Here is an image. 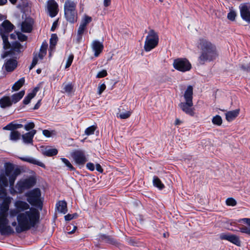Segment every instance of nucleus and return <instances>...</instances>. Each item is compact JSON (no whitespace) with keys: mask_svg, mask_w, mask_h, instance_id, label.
Returning a JSON list of instances; mask_svg holds the SVG:
<instances>
[{"mask_svg":"<svg viewBox=\"0 0 250 250\" xmlns=\"http://www.w3.org/2000/svg\"><path fill=\"white\" fill-rule=\"evenodd\" d=\"M58 37L56 34H52L50 39V54L53 51L55 48V46L57 42Z\"/></svg>","mask_w":250,"mask_h":250,"instance_id":"nucleus-31","label":"nucleus"},{"mask_svg":"<svg viewBox=\"0 0 250 250\" xmlns=\"http://www.w3.org/2000/svg\"><path fill=\"white\" fill-rule=\"evenodd\" d=\"M22 127V125L21 124H14L13 123H10L9 124H8L7 125L4 126L3 129L4 130H11L14 131V129L19 128Z\"/></svg>","mask_w":250,"mask_h":250,"instance_id":"nucleus-32","label":"nucleus"},{"mask_svg":"<svg viewBox=\"0 0 250 250\" xmlns=\"http://www.w3.org/2000/svg\"><path fill=\"white\" fill-rule=\"evenodd\" d=\"M77 216L78 215L76 213L73 214H68L64 216V219L66 221H70L77 217Z\"/></svg>","mask_w":250,"mask_h":250,"instance_id":"nucleus-53","label":"nucleus"},{"mask_svg":"<svg viewBox=\"0 0 250 250\" xmlns=\"http://www.w3.org/2000/svg\"><path fill=\"white\" fill-rule=\"evenodd\" d=\"M48 44L46 42H43L40 48V52L37 55L40 59L42 60L46 54Z\"/></svg>","mask_w":250,"mask_h":250,"instance_id":"nucleus-27","label":"nucleus"},{"mask_svg":"<svg viewBox=\"0 0 250 250\" xmlns=\"http://www.w3.org/2000/svg\"><path fill=\"white\" fill-rule=\"evenodd\" d=\"M13 28L14 25L8 20H5L0 25V35L3 41V48L4 49L8 48L10 46L8 37L9 33L13 30Z\"/></svg>","mask_w":250,"mask_h":250,"instance_id":"nucleus-6","label":"nucleus"},{"mask_svg":"<svg viewBox=\"0 0 250 250\" xmlns=\"http://www.w3.org/2000/svg\"><path fill=\"white\" fill-rule=\"evenodd\" d=\"M106 88V85L104 83H102L101 84H100L98 87V94L99 95H101L102 92Z\"/></svg>","mask_w":250,"mask_h":250,"instance_id":"nucleus-52","label":"nucleus"},{"mask_svg":"<svg viewBox=\"0 0 250 250\" xmlns=\"http://www.w3.org/2000/svg\"><path fill=\"white\" fill-rule=\"evenodd\" d=\"M3 173L8 176L10 186L13 187L17 177L21 173V170L19 168L14 169L12 164L6 163L5 171Z\"/></svg>","mask_w":250,"mask_h":250,"instance_id":"nucleus-9","label":"nucleus"},{"mask_svg":"<svg viewBox=\"0 0 250 250\" xmlns=\"http://www.w3.org/2000/svg\"><path fill=\"white\" fill-rule=\"evenodd\" d=\"M6 18V17L1 14H0V21H3L5 20Z\"/></svg>","mask_w":250,"mask_h":250,"instance_id":"nucleus-63","label":"nucleus"},{"mask_svg":"<svg viewBox=\"0 0 250 250\" xmlns=\"http://www.w3.org/2000/svg\"><path fill=\"white\" fill-rule=\"evenodd\" d=\"M241 68L245 71L250 72V63L246 65H242L241 66Z\"/></svg>","mask_w":250,"mask_h":250,"instance_id":"nucleus-56","label":"nucleus"},{"mask_svg":"<svg viewBox=\"0 0 250 250\" xmlns=\"http://www.w3.org/2000/svg\"><path fill=\"white\" fill-rule=\"evenodd\" d=\"M111 0H104V4L105 7H107L110 4Z\"/></svg>","mask_w":250,"mask_h":250,"instance_id":"nucleus-59","label":"nucleus"},{"mask_svg":"<svg viewBox=\"0 0 250 250\" xmlns=\"http://www.w3.org/2000/svg\"><path fill=\"white\" fill-rule=\"evenodd\" d=\"M7 2V0H0V5H3Z\"/></svg>","mask_w":250,"mask_h":250,"instance_id":"nucleus-61","label":"nucleus"},{"mask_svg":"<svg viewBox=\"0 0 250 250\" xmlns=\"http://www.w3.org/2000/svg\"><path fill=\"white\" fill-rule=\"evenodd\" d=\"M71 156L75 162L79 165H83L87 161V159L83 151L78 150L71 153Z\"/></svg>","mask_w":250,"mask_h":250,"instance_id":"nucleus-14","label":"nucleus"},{"mask_svg":"<svg viewBox=\"0 0 250 250\" xmlns=\"http://www.w3.org/2000/svg\"><path fill=\"white\" fill-rule=\"evenodd\" d=\"M62 86L64 90L62 91L63 93H66L69 94L72 92L73 85L71 83H63Z\"/></svg>","mask_w":250,"mask_h":250,"instance_id":"nucleus-35","label":"nucleus"},{"mask_svg":"<svg viewBox=\"0 0 250 250\" xmlns=\"http://www.w3.org/2000/svg\"><path fill=\"white\" fill-rule=\"evenodd\" d=\"M39 59L38 56L37 55H35L33 58V59L32 60V63L30 66L29 69H32L33 67H35V66L37 64L38 59Z\"/></svg>","mask_w":250,"mask_h":250,"instance_id":"nucleus-46","label":"nucleus"},{"mask_svg":"<svg viewBox=\"0 0 250 250\" xmlns=\"http://www.w3.org/2000/svg\"><path fill=\"white\" fill-rule=\"evenodd\" d=\"M27 201L31 206L42 209V198L41 190L38 188L28 191L24 194Z\"/></svg>","mask_w":250,"mask_h":250,"instance_id":"nucleus-4","label":"nucleus"},{"mask_svg":"<svg viewBox=\"0 0 250 250\" xmlns=\"http://www.w3.org/2000/svg\"><path fill=\"white\" fill-rule=\"evenodd\" d=\"M17 59L13 58L7 60L4 64L5 68L7 71L11 72L13 71L17 66Z\"/></svg>","mask_w":250,"mask_h":250,"instance_id":"nucleus-19","label":"nucleus"},{"mask_svg":"<svg viewBox=\"0 0 250 250\" xmlns=\"http://www.w3.org/2000/svg\"><path fill=\"white\" fill-rule=\"evenodd\" d=\"M24 79L23 78H21L19 81L16 82L12 87L13 90H18L23 84L24 83Z\"/></svg>","mask_w":250,"mask_h":250,"instance_id":"nucleus-37","label":"nucleus"},{"mask_svg":"<svg viewBox=\"0 0 250 250\" xmlns=\"http://www.w3.org/2000/svg\"><path fill=\"white\" fill-rule=\"evenodd\" d=\"M12 105L11 98L9 96H3L0 99V106L2 108L10 107Z\"/></svg>","mask_w":250,"mask_h":250,"instance_id":"nucleus-21","label":"nucleus"},{"mask_svg":"<svg viewBox=\"0 0 250 250\" xmlns=\"http://www.w3.org/2000/svg\"><path fill=\"white\" fill-rule=\"evenodd\" d=\"M182 123V121H180L179 119H176L175 122V125H180Z\"/></svg>","mask_w":250,"mask_h":250,"instance_id":"nucleus-60","label":"nucleus"},{"mask_svg":"<svg viewBox=\"0 0 250 250\" xmlns=\"http://www.w3.org/2000/svg\"><path fill=\"white\" fill-rule=\"evenodd\" d=\"M21 133L18 131H12L10 134V139L13 141H17L20 139Z\"/></svg>","mask_w":250,"mask_h":250,"instance_id":"nucleus-36","label":"nucleus"},{"mask_svg":"<svg viewBox=\"0 0 250 250\" xmlns=\"http://www.w3.org/2000/svg\"><path fill=\"white\" fill-rule=\"evenodd\" d=\"M226 202L228 206H234L236 205V201L232 198H228Z\"/></svg>","mask_w":250,"mask_h":250,"instance_id":"nucleus-45","label":"nucleus"},{"mask_svg":"<svg viewBox=\"0 0 250 250\" xmlns=\"http://www.w3.org/2000/svg\"><path fill=\"white\" fill-rule=\"evenodd\" d=\"M15 208L8 211L9 218L16 216V221L11 223L15 233H21L35 228L39 223L40 213L38 209L30 208L27 202L21 200H16L14 202Z\"/></svg>","mask_w":250,"mask_h":250,"instance_id":"nucleus-1","label":"nucleus"},{"mask_svg":"<svg viewBox=\"0 0 250 250\" xmlns=\"http://www.w3.org/2000/svg\"><path fill=\"white\" fill-rule=\"evenodd\" d=\"M122 107H120L118 108V112L117 113V117L121 119H126L128 118L131 114V112L130 111H124L123 109H122Z\"/></svg>","mask_w":250,"mask_h":250,"instance_id":"nucleus-24","label":"nucleus"},{"mask_svg":"<svg viewBox=\"0 0 250 250\" xmlns=\"http://www.w3.org/2000/svg\"><path fill=\"white\" fill-rule=\"evenodd\" d=\"M96 170H97L98 171H99V172H101V173H102V172H103V168H102V167H101V165H100V164H97L96 165Z\"/></svg>","mask_w":250,"mask_h":250,"instance_id":"nucleus-58","label":"nucleus"},{"mask_svg":"<svg viewBox=\"0 0 250 250\" xmlns=\"http://www.w3.org/2000/svg\"><path fill=\"white\" fill-rule=\"evenodd\" d=\"M31 96L32 95L30 93H29L28 95L24 98L23 101V103L24 104H28L30 103L31 100L34 98V97H31Z\"/></svg>","mask_w":250,"mask_h":250,"instance_id":"nucleus-48","label":"nucleus"},{"mask_svg":"<svg viewBox=\"0 0 250 250\" xmlns=\"http://www.w3.org/2000/svg\"><path fill=\"white\" fill-rule=\"evenodd\" d=\"M197 47L200 50V54L198 59V61L200 64L213 62L218 57L215 45L206 39H200Z\"/></svg>","mask_w":250,"mask_h":250,"instance_id":"nucleus-3","label":"nucleus"},{"mask_svg":"<svg viewBox=\"0 0 250 250\" xmlns=\"http://www.w3.org/2000/svg\"><path fill=\"white\" fill-rule=\"evenodd\" d=\"M153 184L154 186L158 188L159 189H162L165 187L164 185L162 183L160 179L157 176L153 177Z\"/></svg>","mask_w":250,"mask_h":250,"instance_id":"nucleus-34","label":"nucleus"},{"mask_svg":"<svg viewBox=\"0 0 250 250\" xmlns=\"http://www.w3.org/2000/svg\"><path fill=\"white\" fill-rule=\"evenodd\" d=\"M35 127V125L33 122H29L25 125L24 129L27 130L32 129Z\"/></svg>","mask_w":250,"mask_h":250,"instance_id":"nucleus-47","label":"nucleus"},{"mask_svg":"<svg viewBox=\"0 0 250 250\" xmlns=\"http://www.w3.org/2000/svg\"><path fill=\"white\" fill-rule=\"evenodd\" d=\"M42 134L47 137H50L51 136L52 132L48 130L45 129L42 131Z\"/></svg>","mask_w":250,"mask_h":250,"instance_id":"nucleus-54","label":"nucleus"},{"mask_svg":"<svg viewBox=\"0 0 250 250\" xmlns=\"http://www.w3.org/2000/svg\"><path fill=\"white\" fill-rule=\"evenodd\" d=\"M9 183L8 176L1 173L0 174V185L3 187H7Z\"/></svg>","mask_w":250,"mask_h":250,"instance_id":"nucleus-29","label":"nucleus"},{"mask_svg":"<svg viewBox=\"0 0 250 250\" xmlns=\"http://www.w3.org/2000/svg\"><path fill=\"white\" fill-rule=\"evenodd\" d=\"M193 88L190 85L188 86L186 90L184 97L186 101L192 102Z\"/></svg>","mask_w":250,"mask_h":250,"instance_id":"nucleus-26","label":"nucleus"},{"mask_svg":"<svg viewBox=\"0 0 250 250\" xmlns=\"http://www.w3.org/2000/svg\"><path fill=\"white\" fill-rule=\"evenodd\" d=\"M236 13L234 11H230L228 14V19L230 21H233L235 19Z\"/></svg>","mask_w":250,"mask_h":250,"instance_id":"nucleus-43","label":"nucleus"},{"mask_svg":"<svg viewBox=\"0 0 250 250\" xmlns=\"http://www.w3.org/2000/svg\"><path fill=\"white\" fill-rule=\"evenodd\" d=\"M58 210L63 214H65L67 211V203L65 201H60L56 204Z\"/></svg>","mask_w":250,"mask_h":250,"instance_id":"nucleus-25","label":"nucleus"},{"mask_svg":"<svg viewBox=\"0 0 250 250\" xmlns=\"http://www.w3.org/2000/svg\"><path fill=\"white\" fill-rule=\"evenodd\" d=\"M85 29H86L85 27L83 26L81 24L80 25L79 27L78 30V40L79 42H80V40H81V39L82 38V35H83L84 30H85Z\"/></svg>","mask_w":250,"mask_h":250,"instance_id":"nucleus-40","label":"nucleus"},{"mask_svg":"<svg viewBox=\"0 0 250 250\" xmlns=\"http://www.w3.org/2000/svg\"><path fill=\"white\" fill-rule=\"evenodd\" d=\"M86 167L88 169H89L91 171H93L95 169V167H94V164L91 163H87L86 164Z\"/></svg>","mask_w":250,"mask_h":250,"instance_id":"nucleus-55","label":"nucleus"},{"mask_svg":"<svg viewBox=\"0 0 250 250\" xmlns=\"http://www.w3.org/2000/svg\"><path fill=\"white\" fill-rule=\"evenodd\" d=\"M39 87H36L33 90V91H32V92L30 93L32 96L31 97H35V95H36V93L37 92L39 91Z\"/></svg>","mask_w":250,"mask_h":250,"instance_id":"nucleus-57","label":"nucleus"},{"mask_svg":"<svg viewBox=\"0 0 250 250\" xmlns=\"http://www.w3.org/2000/svg\"><path fill=\"white\" fill-rule=\"evenodd\" d=\"M241 18L248 23H250V3H243L239 6Z\"/></svg>","mask_w":250,"mask_h":250,"instance_id":"nucleus-12","label":"nucleus"},{"mask_svg":"<svg viewBox=\"0 0 250 250\" xmlns=\"http://www.w3.org/2000/svg\"><path fill=\"white\" fill-rule=\"evenodd\" d=\"M25 47L21 45L20 42H15L10 44V46L8 48L4 49L5 50L10 49L9 51H5L2 54V57L3 58H6L8 56L12 57L17 59V56L23 52Z\"/></svg>","mask_w":250,"mask_h":250,"instance_id":"nucleus-8","label":"nucleus"},{"mask_svg":"<svg viewBox=\"0 0 250 250\" xmlns=\"http://www.w3.org/2000/svg\"><path fill=\"white\" fill-rule=\"evenodd\" d=\"M10 37L12 39H16V37H17V33L16 34H11Z\"/></svg>","mask_w":250,"mask_h":250,"instance_id":"nucleus-62","label":"nucleus"},{"mask_svg":"<svg viewBox=\"0 0 250 250\" xmlns=\"http://www.w3.org/2000/svg\"><path fill=\"white\" fill-rule=\"evenodd\" d=\"M212 122L213 124L217 125H221L222 124V120L219 115H216L213 117L212 119Z\"/></svg>","mask_w":250,"mask_h":250,"instance_id":"nucleus-39","label":"nucleus"},{"mask_svg":"<svg viewBox=\"0 0 250 250\" xmlns=\"http://www.w3.org/2000/svg\"><path fill=\"white\" fill-rule=\"evenodd\" d=\"M92 21V18L86 15H84L81 21L80 24L83 26L86 27L87 25Z\"/></svg>","mask_w":250,"mask_h":250,"instance_id":"nucleus-38","label":"nucleus"},{"mask_svg":"<svg viewBox=\"0 0 250 250\" xmlns=\"http://www.w3.org/2000/svg\"><path fill=\"white\" fill-rule=\"evenodd\" d=\"M179 106L186 114L190 116L194 115V108L192 107L193 102L186 101V102L181 103Z\"/></svg>","mask_w":250,"mask_h":250,"instance_id":"nucleus-16","label":"nucleus"},{"mask_svg":"<svg viewBox=\"0 0 250 250\" xmlns=\"http://www.w3.org/2000/svg\"><path fill=\"white\" fill-rule=\"evenodd\" d=\"M0 198L3 199L0 203V233L1 235H9L15 233L14 229L9 224L8 211L12 198L7 196L5 189L0 190Z\"/></svg>","mask_w":250,"mask_h":250,"instance_id":"nucleus-2","label":"nucleus"},{"mask_svg":"<svg viewBox=\"0 0 250 250\" xmlns=\"http://www.w3.org/2000/svg\"><path fill=\"white\" fill-rule=\"evenodd\" d=\"M77 2L71 0H66L64 4V17L71 23L77 21L78 14L76 10Z\"/></svg>","mask_w":250,"mask_h":250,"instance_id":"nucleus-5","label":"nucleus"},{"mask_svg":"<svg viewBox=\"0 0 250 250\" xmlns=\"http://www.w3.org/2000/svg\"><path fill=\"white\" fill-rule=\"evenodd\" d=\"M24 91H21L20 92L13 94L11 97V101L13 103H16L19 102L24 96Z\"/></svg>","mask_w":250,"mask_h":250,"instance_id":"nucleus-28","label":"nucleus"},{"mask_svg":"<svg viewBox=\"0 0 250 250\" xmlns=\"http://www.w3.org/2000/svg\"><path fill=\"white\" fill-rule=\"evenodd\" d=\"M99 239L102 241H104L106 242L110 241V238L108 236H107L105 234L99 235Z\"/></svg>","mask_w":250,"mask_h":250,"instance_id":"nucleus-50","label":"nucleus"},{"mask_svg":"<svg viewBox=\"0 0 250 250\" xmlns=\"http://www.w3.org/2000/svg\"><path fill=\"white\" fill-rule=\"evenodd\" d=\"M42 153L44 155L50 157L57 155L58 150L56 148H46Z\"/></svg>","mask_w":250,"mask_h":250,"instance_id":"nucleus-33","label":"nucleus"},{"mask_svg":"<svg viewBox=\"0 0 250 250\" xmlns=\"http://www.w3.org/2000/svg\"><path fill=\"white\" fill-rule=\"evenodd\" d=\"M240 110L237 109L234 110L229 111L226 113V119L228 122L234 120L239 115Z\"/></svg>","mask_w":250,"mask_h":250,"instance_id":"nucleus-23","label":"nucleus"},{"mask_svg":"<svg viewBox=\"0 0 250 250\" xmlns=\"http://www.w3.org/2000/svg\"><path fill=\"white\" fill-rule=\"evenodd\" d=\"M73 230L70 231V232H68L69 233H70V234L73 233L76 230L77 227L76 226H73Z\"/></svg>","mask_w":250,"mask_h":250,"instance_id":"nucleus-64","label":"nucleus"},{"mask_svg":"<svg viewBox=\"0 0 250 250\" xmlns=\"http://www.w3.org/2000/svg\"><path fill=\"white\" fill-rule=\"evenodd\" d=\"M74 59V55L73 54H70L67 60L66 65H65V68H67L70 66V65L72 64V62H73Z\"/></svg>","mask_w":250,"mask_h":250,"instance_id":"nucleus-44","label":"nucleus"},{"mask_svg":"<svg viewBox=\"0 0 250 250\" xmlns=\"http://www.w3.org/2000/svg\"><path fill=\"white\" fill-rule=\"evenodd\" d=\"M17 38L18 39L21 41H24L26 40L27 37L24 35V34L20 33V32H17Z\"/></svg>","mask_w":250,"mask_h":250,"instance_id":"nucleus-51","label":"nucleus"},{"mask_svg":"<svg viewBox=\"0 0 250 250\" xmlns=\"http://www.w3.org/2000/svg\"><path fill=\"white\" fill-rule=\"evenodd\" d=\"M107 75V72L105 70H103L98 73L96 77L98 78H104Z\"/></svg>","mask_w":250,"mask_h":250,"instance_id":"nucleus-49","label":"nucleus"},{"mask_svg":"<svg viewBox=\"0 0 250 250\" xmlns=\"http://www.w3.org/2000/svg\"><path fill=\"white\" fill-rule=\"evenodd\" d=\"M35 184V180L32 178L22 179L19 181L16 186V188L19 193H22L24 190L32 187Z\"/></svg>","mask_w":250,"mask_h":250,"instance_id":"nucleus-11","label":"nucleus"},{"mask_svg":"<svg viewBox=\"0 0 250 250\" xmlns=\"http://www.w3.org/2000/svg\"><path fill=\"white\" fill-rule=\"evenodd\" d=\"M219 238L221 240H227L236 246L241 245V241L238 236L230 233H222L219 235Z\"/></svg>","mask_w":250,"mask_h":250,"instance_id":"nucleus-15","label":"nucleus"},{"mask_svg":"<svg viewBox=\"0 0 250 250\" xmlns=\"http://www.w3.org/2000/svg\"><path fill=\"white\" fill-rule=\"evenodd\" d=\"M159 40L158 33L153 29L150 30L146 38L144 46V50L146 52L151 51L158 45Z\"/></svg>","mask_w":250,"mask_h":250,"instance_id":"nucleus-7","label":"nucleus"},{"mask_svg":"<svg viewBox=\"0 0 250 250\" xmlns=\"http://www.w3.org/2000/svg\"><path fill=\"white\" fill-rule=\"evenodd\" d=\"M62 162L70 170H74L75 168L71 165L70 162L66 158H61Z\"/></svg>","mask_w":250,"mask_h":250,"instance_id":"nucleus-42","label":"nucleus"},{"mask_svg":"<svg viewBox=\"0 0 250 250\" xmlns=\"http://www.w3.org/2000/svg\"><path fill=\"white\" fill-rule=\"evenodd\" d=\"M241 221L247 224V226H242L241 227H240V231L250 235V218H243L240 220L239 222H240Z\"/></svg>","mask_w":250,"mask_h":250,"instance_id":"nucleus-20","label":"nucleus"},{"mask_svg":"<svg viewBox=\"0 0 250 250\" xmlns=\"http://www.w3.org/2000/svg\"><path fill=\"white\" fill-rule=\"evenodd\" d=\"M32 29V24L25 21H23L21 24V30L24 32H30Z\"/></svg>","mask_w":250,"mask_h":250,"instance_id":"nucleus-30","label":"nucleus"},{"mask_svg":"<svg viewBox=\"0 0 250 250\" xmlns=\"http://www.w3.org/2000/svg\"><path fill=\"white\" fill-rule=\"evenodd\" d=\"M36 132V130L33 129L31 131L23 134L21 137L23 143L27 144H33V139Z\"/></svg>","mask_w":250,"mask_h":250,"instance_id":"nucleus-18","label":"nucleus"},{"mask_svg":"<svg viewBox=\"0 0 250 250\" xmlns=\"http://www.w3.org/2000/svg\"><path fill=\"white\" fill-rule=\"evenodd\" d=\"M45 9L51 17H54L59 12L58 4L55 0H48L46 2Z\"/></svg>","mask_w":250,"mask_h":250,"instance_id":"nucleus-13","label":"nucleus"},{"mask_svg":"<svg viewBox=\"0 0 250 250\" xmlns=\"http://www.w3.org/2000/svg\"><path fill=\"white\" fill-rule=\"evenodd\" d=\"M173 67L176 70L185 72L189 71L191 68V64L186 59H177L174 61Z\"/></svg>","mask_w":250,"mask_h":250,"instance_id":"nucleus-10","label":"nucleus"},{"mask_svg":"<svg viewBox=\"0 0 250 250\" xmlns=\"http://www.w3.org/2000/svg\"><path fill=\"white\" fill-rule=\"evenodd\" d=\"M22 161L27 162L28 163L36 165L45 168V165L42 162L36 159L35 158L32 157H26L21 158Z\"/></svg>","mask_w":250,"mask_h":250,"instance_id":"nucleus-22","label":"nucleus"},{"mask_svg":"<svg viewBox=\"0 0 250 250\" xmlns=\"http://www.w3.org/2000/svg\"><path fill=\"white\" fill-rule=\"evenodd\" d=\"M96 129V127L94 125L89 126L85 130V134L88 136L93 134Z\"/></svg>","mask_w":250,"mask_h":250,"instance_id":"nucleus-41","label":"nucleus"},{"mask_svg":"<svg viewBox=\"0 0 250 250\" xmlns=\"http://www.w3.org/2000/svg\"><path fill=\"white\" fill-rule=\"evenodd\" d=\"M91 48L94 52V56L98 57L102 52L104 49V45L102 42L98 40H94L91 43Z\"/></svg>","mask_w":250,"mask_h":250,"instance_id":"nucleus-17","label":"nucleus"}]
</instances>
